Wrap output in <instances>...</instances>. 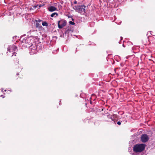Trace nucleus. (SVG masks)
Returning a JSON list of instances; mask_svg holds the SVG:
<instances>
[{
	"mask_svg": "<svg viewBox=\"0 0 155 155\" xmlns=\"http://www.w3.org/2000/svg\"><path fill=\"white\" fill-rule=\"evenodd\" d=\"M153 38V37H152V36H151V37H149L150 38Z\"/></svg>",
	"mask_w": 155,
	"mask_h": 155,
	"instance_id": "nucleus-19",
	"label": "nucleus"
},
{
	"mask_svg": "<svg viewBox=\"0 0 155 155\" xmlns=\"http://www.w3.org/2000/svg\"><path fill=\"white\" fill-rule=\"evenodd\" d=\"M79 9V12L81 13L82 12H84L85 11V9L83 8L82 6H79L78 8Z\"/></svg>",
	"mask_w": 155,
	"mask_h": 155,
	"instance_id": "nucleus-7",
	"label": "nucleus"
},
{
	"mask_svg": "<svg viewBox=\"0 0 155 155\" xmlns=\"http://www.w3.org/2000/svg\"><path fill=\"white\" fill-rule=\"evenodd\" d=\"M90 102L91 104H92V101L91 100H90Z\"/></svg>",
	"mask_w": 155,
	"mask_h": 155,
	"instance_id": "nucleus-17",
	"label": "nucleus"
},
{
	"mask_svg": "<svg viewBox=\"0 0 155 155\" xmlns=\"http://www.w3.org/2000/svg\"><path fill=\"white\" fill-rule=\"evenodd\" d=\"M8 51L12 53V56H13L14 55L16 56V52L18 51L17 47L15 45H12L8 47Z\"/></svg>",
	"mask_w": 155,
	"mask_h": 155,
	"instance_id": "nucleus-2",
	"label": "nucleus"
},
{
	"mask_svg": "<svg viewBox=\"0 0 155 155\" xmlns=\"http://www.w3.org/2000/svg\"><path fill=\"white\" fill-rule=\"evenodd\" d=\"M38 21V22H41V20H39Z\"/></svg>",
	"mask_w": 155,
	"mask_h": 155,
	"instance_id": "nucleus-18",
	"label": "nucleus"
},
{
	"mask_svg": "<svg viewBox=\"0 0 155 155\" xmlns=\"http://www.w3.org/2000/svg\"><path fill=\"white\" fill-rule=\"evenodd\" d=\"M123 46L124 47H125V46H124V44H123Z\"/></svg>",
	"mask_w": 155,
	"mask_h": 155,
	"instance_id": "nucleus-21",
	"label": "nucleus"
},
{
	"mask_svg": "<svg viewBox=\"0 0 155 155\" xmlns=\"http://www.w3.org/2000/svg\"><path fill=\"white\" fill-rule=\"evenodd\" d=\"M69 23L71 25H74V22H72V21H70L69 22Z\"/></svg>",
	"mask_w": 155,
	"mask_h": 155,
	"instance_id": "nucleus-14",
	"label": "nucleus"
},
{
	"mask_svg": "<svg viewBox=\"0 0 155 155\" xmlns=\"http://www.w3.org/2000/svg\"><path fill=\"white\" fill-rule=\"evenodd\" d=\"M17 75H19V74L18 73H17L16 74Z\"/></svg>",
	"mask_w": 155,
	"mask_h": 155,
	"instance_id": "nucleus-20",
	"label": "nucleus"
},
{
	"mask_svg": "<svg viewBox=\"0 0 155 155\" xmlns=\"http://www.w3.org/2000/svg\"><path fill=\"white\" fill-rule=\"evenodd\" d=\"M149 139V136L147 134H143L142 135L141 137V141L143 143H146L148 141Z\"/></svg>",
	"mask_w": 155,
	"mask_h": 155,
	"instance_id": "nucleus-5",
	"label": "nucleus"
},
{
	"mask_svg": "<svg viewBox=\"0 0 155 155\" xmlns=\"http://www.w3.org/2000/svg\"><path fill=\"white\" fill-rule=\"evenodd\" d=\"M117 124L119 125H120L121 124V122H120V121H118L117 122Z\"/></svg>",
	"mask_w": 155,
	"mask_h": 155,
	"instance_id": "nucleus-16",
	"label": "nucleus"
},
{
	"mask_svg": "<svg viewBox=\"0 0 155 155\" xmlns=\"http://www.w3.org/2000/svg\"><path fill=\"white\" fill-rule=\"evenodd\" d=\"M91 97H90V99L91 100Z\"/></svg>",
	"mask_w": 155,
	"mask_h": 155,
	"instance_id": "nucleus-23",
	"label": "nucleus"
},
{
	"mask_svg": "<svg viewBox=\"0 0 155 155\" xmlns=\"http://www.w3.org/2000/svg\"><path fill=\"white\" fill-rule=\"evenodd\" d=\"M145 146L144 144H137L134 147L133 150L136 153L141 152L144 150Z\"/></svg>",
	"mask_w": 155,
	"mask_h": 155,
	"instance_id": "nucleus-1",
	"label": "nucleus"
},
{
	"mask_svg": "<svg viewBox=\"0 0 155 155\" xmlns=\"http://www.w3.org/2000/svg\"><path fill=\"white\" fill-rule=\"evenodd\" d=\"M58 8H59V9L61 8L62 6H61V5H60L59 4H58Z\"/></svg>",
	"mask_w": 155,
	"mask_h": 155,
	"instance_id": "nucleus-13",
	"label": "nucleus"
},
{
	"mask_svg": "<svg viewBox=\"0 0 155 155\" xmlns=\"http://www.w3.org/2000/svg\"><path fill=\"white\" fill-rule=\"evenodd\" d=\"M48 9L50 12H53L55 11L58 10L57 8L54 6H51L48 8Z\"/></svg>",
	"mask_w": 155,
	"mask_h": 155,
	"instance_id": "nucleus-6",
	"label": "nucleus"
},
{
	"mask_svg": "<svg viewBox=\"0 0 155 155\" xmlns=\"http://www.w3.org/2000/svg\"><path fill=\"white\" fill-rule=\"evenodd\" d=\"M14 61L15 62V64L16 65H17V64H18L19 61H18V59L16 57H15L14 58Z\"/></svg>",
	"mask_w": 155,
	"mask_h": 155,
	"instance_id": "nucleus-9",
	"label": "nucleus"
},
{
	"mask_svg": "<svg viewBox=\"0 0 155 155\" xmlns=\"http://www.w3.org/2000/svg\"><path fill=\"white\" fill-rule=\"evenodd\" d=\"M149 44V42H148V43H147V45H148V44Z\"/></svg>",
	"mask_w": 155,
	"mask_h": 155,
	"instance_id": "nucleus-22",
	"label": "nucleus"
},
{
	"mask_svg": "<svg viewBox=\"0 0 155 155\" xmlns=\"http://www.w3.org/2000/svg\"><path fill=\"white\" fill-rule=\"evenodd\" d=\"M67 24L66 21L64 20H62L59 21L58 22V27L59 28H62L64 27Z\"/></svg>",
	"mask_w": 155,
	"mask_h": 155,
	"instance_id": "nucleus-4",
	"label": "nucleus"
},
{
	"mask_svg": "<svg viewBox=\"0 0 155 155\" xmlns=\"http://www.w3.org/2000/svg\"><path fill=\"white\" fill-rule=\"evenodd\" d=\"M55 15H56V16H55V17H56L58 15V14L57 13L54 12L51 15V16L52 17H53Z\"/></svg>",
	"mask_w": 155,
	"mask_h": 155,
	"instance_id": "nucleus-10",
	"label": "nucleus"
},
{
	"mask_svg": "<svg viewBox=\"0 0 155 155\" xmlns=\"http://www.w3.org/2000/svg\"><path fill=\"white\" fill-rule=\"evenodd\" d=\"M42 25L43 26H47L48 25V23L46 22H43L42 23Z\"/></svg>",
	"mask_w": 155,
	"mask_h": 155,
	"instance_id": "nucleus-12",
	"label": "nucleus"
},
{
	"mask_svg": "<svg viewBox=\"0 0 155 155\" xmlns=\"http://www.w3.org/2000/svg\"><path fill=\"white\" fill-rule=\"evenodd\" d=\"M37 46L35 44L32 45L30 47V53L31 54L36 53L37 52Z\"/></svg>",
	"mask_w": 155,
	"mask_h": 155,
	"instance_id": "nucleus-3",
	"label": "nucleus"
},
{
	"mask_svg": "<svg viewBox=\"0 0 155 155\" xmlns=\"http://www.w3.org/2000/svg\"><path fill=\"white\" fill-rule=\"evenodd\" d=\"M11 91L9 90H6L4 91V92L6 93V94H9L11 92Z\"/></svg>",
	"mask_w": 155,
	"mask_h": 155,
	"instance_id": "nucleus-11",
	"label": "nucleus"
},
{
	"mask_svg": "<svg viewBox=\"0 0 155 155\" xmlns=\"http://www.w3.org/2000/svg\"><path fill=\"white\" fill-rule=\"evenodd\" d=\"M94 95L93 94L92 95V96H94Z\"/></svg>",
	"mask_w": 155,
	"mask_h": 155,
	"instance_id": "nucleus-24",
	"label": "nucleus"
},
{
	"mask_svg": "<svg viewBox=\"0 0 155 155\" xmlns=\"http://www.w3.org/2000/svg\"><path fill=\"white\" fill-rule=\"evenodd\" d=\"M31 40V39L30 38H28L27 39H26V40H24L23 41H21V42H22L23 43H24V42L25 43H26V42H27V43H28V41H30Z\"/></svg>",
	"mask_w": 155,
	"mask_h": 155,
	"instance_id": "nucleus-8",
	"label": "nucleus"
},
{
	"mask_svg": "<svg viewBox=\"0 0 155 155\" xmlns=\"http://www.w3.org/2000/svg\"><path fill=\"white\" fill-rule=\"evenodd\" d=\"M37 27H39V24L38 23H37L36 24Z\"/></svg>",
	"mask_w": 155,
	"mask_h": 155,
	"instance_id": "nucleus-15",
	"label": "nucleus"
}]
</instances>
